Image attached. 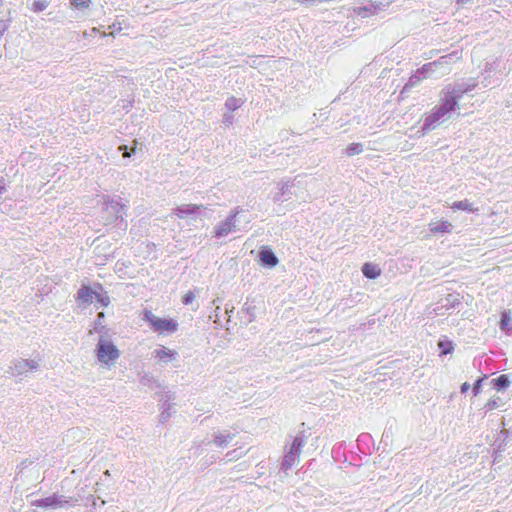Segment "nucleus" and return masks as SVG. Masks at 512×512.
Segmentation results:
<instances>
[{"mask_svg": "<svg viewBox=\"0 0 512 512\" xmlns=\"http://www.w3.org/2000/svg\"><path fill=\"white\" fill-rule=\"evenodd\" d=\"M356 300L352 297H348V298H345V299H342L339 304H338V308L342 311H344L345 309L347 308H351L353 307L355 304H356Z\"/></svg>", "mask_w": 512, "mask_h": 512, "instance_id": "obj_33", "label": "nucleus"}, {"mask_svg": "<svg viewBox=\"0 0 512 512\" xmlns=\"http://www.w3.org/2000/svg\"><path fill=\"white\" fill-rule=\"evenodd\" d=\"M242 311L249 316V321L252 322L256 318L257 306L254 298H247L242 307Z\"/></svg>", "mask_w": 512, "mask_h": 512, "instance_id": "obj_22", "label": "nucleus"}, {"mask_svg": "<svg viewBox=\"0 0 512 512\" xmlns=\"http://www.w3.org/2000/svg\"><path fill=\"white\" fill-rule=\"evenodd\" d=\"M466 1H467V0H455V2H456L457 4H463V3H465Z\"/></svg>", "mask_w": 512, "mask_h": 512, "instance_id": "obj_49", "label": "nucleus"}, {"mask_svg": "<svg viewBox=\"0 0 512 512\" xmlns=\"http://www.w3.org/2000/svg\"><path fill=\"white\" fill-rule=\"evenodd\" d=\"M363 151L361 143H352L346 148V154L349 156L360 154Z\"/></svg>", "mask_w": 512, "mask_h": 512, "instance_id": "obj_31", "label": "nucleus"}, {"mask_svg": "<svg viewBox=\"0 0 512 512\" xmlns=\"http://www.w3.org/2000/svg\"><path fill=\"white\" fill-rule=\"evenodd\" d=\"M368 11H371L370 8H367V7H363V8H359V14H362L363 16H367L368 15Z\"/></svg>", "mask_w": 512, "mask_h": 512, "instance_id": "obj_44", "label": "nucleus"}, {"mask_svg": "<svg viewBox=\"0 0 512 512\" xmlns=\"http://www.w3.org/2000/svg\"><path fill=\"white\" fill-rule=\"evenodd\" d=\"M244 102L245 101L242 98L230 96L226 99L224 106L228 112L232 113L235 110L239 109L244 104Z\"/></svg>", "mask_w": 512, "mask_h": 512, "instance_id": "obj_23", "label": "nucleus"}, {"mask_svg": "<svg viewBox=\"0 0 512 512\" xmlns=\"http://www.w3.org/2000/svg\"><path fill=\"white\" fill-rule=\"evenodd\" d=\"M424 77L423 75H421V73H419L418 69L415 71L414 74H412L410 76V78L408 79L407 83L405 84L404 86V90H407L415 85H417L421 80H423Z\"/></svg>", "mask_w": 512, "mask_h": 512, "instance_id": "obj_27", "label": "nucleus"}, {"mask_svg": "<svg viewBox=\"0 0 512 512\" xmlns=\"http://www.w3.org/2000/svg\"><path fill=\"white\" fill-rule=\"evenodd\" d=\"M438 347L441 351V355H447L451 353L454 349L452 341L446 339L439 341Z\"/></svg>", "mask_w": 512, "mask_h": 512, "instance_id": "obj_30", "label": "nucleus"}, {"mask_svg": "<svg viewBox=\"0 0 512 512\" xmlns=\"http://www.w3.org/2000/svg\"><path fill=\"white\" fill-rule=\"evenodd\" d=\"M460 58H461L460 52L454 51V52H452L450 54L441 56L440 58H438L434 62L436 63V66H440V65L451 64L452 62H454L456 60H459Z\"/></svg>", "mask_w": 512, "mask_h": 512, "instance_id": "obj_24", "label": "nucleus"}, {"mask_svg": "<svg viewBox=\"0 0 512 512\" xmlns=\"http://www.w3.org/2000/svg\"><path fill=\"white\" fill-rule=\"evenodd\" d=\"M285 186H287V184L283 183L281 189L283 190L285 188Z\"/></svg>", "mask_w": 512, "mask_h": 512, "instance_id": "obj_52", "label": "nucleus"}, {"mask_svg": "<svg viewBox=\"0 0 512 512\" xmlns=\"http://www.w3.org/2000/svg\"><path fill=\"white\" fill-rule=\"evenodd\" d=\"M160 417L163 421L167 420L169 417H170V412L169 411H162L161 414H160Z\"/></svg>", "mask_w": 512, "mask_h": 512, "instance_id": "obj_43", "label": "nucleus"}, {"mask_svg": "<svg viewBox=\"0 0 512 512\" xmlns=\"http://www.w3.org/2000/svg\"><path fill=\"white\" fill-rule=\"evenodd\" d=\"M233 309H234L233 307H232L230 310H229V309H226V313H227V314L231 313V312L233 311Z\"/></svg>", "mask_w": 512, "mask_h": 512, "instance_id": "obj_51", "label": "nucleus"}, {"mask_svg": "<svg viewBox=\"0 0 512 512\" xmlns=\"http://www.w3.org/2000/svg\"><path fill=\"white\" fill-rule=\"evenodd\" d=\"M219 312H220V307L217 306L216 309H215V322L218 321V318H219Z\"/></svg>", "mask_w": 512, "mask_h": 512, "instance_id": "obj_46", "label": "nucleus"}, {"mask_svg": "<svg viewBox=\"0 0 512 512\" xmlns=\"http://www.w3.org/2000/svg\"><path fill=\"white\" fill-rule=\"evenodd\" d=\"M143 319L147 321L152 329L159 334L174 333L178 329L177 322L172 319L160 318L151 311H145Z\"/></svg>", "mask_w": 512, "mask_h": 512, "instance_id": "obj_5", "label": "nucleus"}, {"mask_svg": "<svg viewBox=\"0 0 512 512\" xmlns=\"http://www.w3.org/2000/svg\"><path fill=\"white\" fill-rule=\"evenodd\" d=\"M362 273L365 277L369 278V279H375L377 277L380 276L381 274V269L379 268L378 265L376 264H373V263H365L363 266H362Z\"/></svg>", "mask_w": 512, "mask_h": 512, "instance_id": "obj_21", "label": "nucleus"}, {"mask_svg": "<svg viewBox=\"0 0 512 512\" xmlns=\"http://www.w3.org/2000/svg\"><path fill=\"white\" fill-rule=\"evenodd\" d=\"M307 437L308 436L304 430L300 431L299 434L294 438L289 451L285 454L282 461L281 470L286 476L293 472L297 467L299 463L300 448L304 445Z\"/></svg>", "mask_w": 512, "mask_h": 512, "instance_id": "obj_3", "label": "nucleus"}, {"mask_svg": "<svg viewBox=\"0 0 512 512\" xmlns=\"http://www.w3.org/2000/svg\"><path fill=\"white\" fill-rule=\"evenodd\" d=\"M431 234H448L452 232L453 225L447 220L430 222L428 225Z\"/></svg>", "mask_w": 512, "mask_h": 512, "instance_id": "obj_16", "label": "nucleus"}, {"mask_svg": "<svg viewBox=\"0 0 512 512\" xmlns=\"http://www.w3.org/2000/svg\"><path fill=\"white\" fill-rule=\"evenodd\" d=\"M297 1H298V2H301V3H306V4H308V3H313V2H315L316 0H297Z\"/></svg>", "mask_w": 512, "mask_h": 512, "instance_id": "obj_47", "label": "nucleus"}, {"mask_svg": "<svg viewBox=\"0 0 512 512\" xmlns=\"http://www.w3.org/2000/svg\"><path fill=\"white\" fill-rule=\"evenodd\" d=\"M202 208V205L197 204H182L175 208L174 214L179 219H186L197 214Z\"/></svg>", "mask_w": 512, "mask_h": 512, "instance_id": "obj_14", "label": "nucleus"}, {"mask_svg": "<svg viewBox=\"0 0 512 512\" xmlns=\"http://www.w3.org/2000/svg\"><path fill=\"white\" fill-rule=\"evenodd\" d=\"M349 450L345 442H338L332 447L331 456L339 464L355 463L356 457L349 455Z\"/></svg>", "mask_w": 512, "mask_h": 512, "instance_id": "obj_7", "label": "nucleus"}, {"mask_svg": "<svg viewBox=\"0 0 512 512\" xmlns=\"http://www.w3.org/2000/svg\"><path fill=\"white\" fill-rule=\"evenodd\" d=\"M105 314L104 312H99L97 315L96 325L101 324V321L104 319Z\"/></svg>", "mask_w": 512, "mask_h": 512, "instance_id": "obj_42", "label": "nucleus"}, {"mask_svg": "<svg viewBox=\"0 0 512 512\" xmlns=\"http://www.w3.org/2000/svg\"><path fill=\"white\" fill-rule=\"evenodd\" d=\"M452 210H462L469 213H477L479 209L474 207V205L467 199L461 201H455L451 205Z\"/></svg>", "mask_w": 512, "mask_h": 512, "instance_id": "obj_20", "label": "nucleus"}, {"mask_svg": "<svg viewBox=\"0 0 512 512\" xmlns=\"http://www.w3.org/2000/svg\"><path fill=\"white\" fill-rule=\"evenodd\" d=\"M261 264L264 266L274 267L278 264V259L269 248L263 247L259 252Z\"/></svg>", "mask_w": 512, "mask_h": 512, "instance_id": "obj_18", "label": "nucleus"}, {"mask_svg": "<svg viewBox=\"0 0 512 512\" xmlns=\"http://www.w3.org/2000/svg\"><path fill=\"white\" fill-rule=\"evenodd\" d=\"M97 32H98V29H97V28H93V29H92V33H93V34H96Z\"/></svg>", "mask_w": 512, "mask_h": 512, "instance_id": "obj_50", "label": "nucleus"}, {"mask_svg": "<svg viewBox=\"0 0 512 512\" xmlns=\"http://www.w3.org/2000/svg\"><path fill=\"white\" fill-rule=\"evenodd\" d=\"M48 7V2L46 0H34L32 3V10L34 12H41Z\"/></svg>", "mask_w": 512, "mask_h": 512, "instance_id": "obj_34", "label": "nucleus"}, {"mask_svg": "<svg viewBox=\"0 0 512 512\" xmlns=\"http://www.w3.org/2000/svg\"><path fill=\"white\" fill-rule=\"evenodd\" d=\"M223 123L226 125V126H229L233 123V116L231 115V113H225L223 115Z\"/></svg>", "mask_w": 512, "mask_h": 512, "instance_id": "obj_38", "label": "nucleus"}, {"mask_svg": "<svg viewBox=\"0 0 512 512\" xmlns=\"http://www.w3.org/2000/svg\"><path fill=\"white\" fill-rule=\"evenodd\" d=\"M355 447L364 456L370 455L374 447V441L372 436L368 433L360 434L356 440Z\"/></svg>", "mask_w": 512, "mask_h": 512, "instance_id": "obj_13", "label": "nucleus"}, {"mask_svg": "<svg viewBox=\"0 0 512 512\" xmlns=\"http://www.w3.org/2000/svg\"><path fill=\"white\" fill-rule=\"evenodd\" d=\"M461 305L458 294H448L445 298L439 300L435 305L427 309L430 316H444L450 314L454 309Z\"/></svg>", "mask_w": 512, "mask_h": 512, "instance_id": "obj_4", "label": "nucleus"}, {"mask_svg": "<svg viewBox=\"0 0 512 512\" xmlns=\"http://www.w3.org/2000/svg\"><path fill=\"white\" fill-rule=\"evenodd\" d=\"M234 437L235 435L230 431H217L213 435L212 442L217 447H226L234 439Z\"/></svg>", "mask_w": 512, "mask_h": 512, "instance_id": "obj_17", "label": "nucleus"}, {"mask_svg": "<svg viewBox=\"0 0 512 512\" xmlns=\"http://www.w3.org/2000/svg\"><path fill=\"white\" fill-rule=\"evenodd\" d=\"M480 387H481V379L477 380L476 383L474 384L473 391H474L475 395L479 393Z\"/></svg>", "mask_w": 512, "mask_h": 512, "instance_id": "obj_41", "label": "nucleus"}, {"mask_svg": "<svg viewBox=\"0 0 512 512\" xmlns=\"http://www.w3.org/2000/svg\"><path fill=\"white\" fill-rule=\"evenodd\" d=\"M77 301L83 308L90 305L106 308L110 304V297L101 284L81 285L77 292Z\"/></svg>", "mask_w": 512, "mask_h": 512, "instance_id": "obj_2", "label": "nucleus"}, {"mask_svg": "<svg viewBox=\"0 0 512 512\" xmlns=\"http://www.w3.org/2000/svg\"><path fill=\"white\" fill-rule=\"evenodd\" d=\"M104 211L107 213V220L113 221L122 216L124 206L118 201L107 199L104 201Z\"/></svg>", "mask_w": 512, "mask_h": 512, "instance_id": "obj_12", "label": "nucleus"}, {"mask_svg": "<svg viewBox=\"0 0 512 512\" xmlns=\"http://www.w3.org/2000/svg\"><path fill=\"white\" fill-rule=\"evenodd\" d=\"M40 366V360L33 359H18L13 362L11 366L12 373L15 375H23L31 371H35Z\"/></svg>", "mask_w": 512, "mask_h": 512, "instance_id": "obj_8", "label": "nucleus"}, {"mask_svg": "<svg viewBox=\"0 0 512 512\" xmlns=\"http://www.w3.org/2000/svg\"><path fill=\"white\" fill-rule=\"evenodd\" d=\"M492 382L497 390L505 389L510 385L509 378L505 374H502L496 379H493Z\"/></svg>", "mask_w": 512, "mask_h": 512, "instance_id": "obj_26", "label": "nucleus"}, {"mask_svg": "<svg viewBox=\"0 0 512 512\" xmlns=\"http://www.w3.org/2000/svg\"><path fill=\"white\" fill-rule=\"evenodd\" d=\"M70 4L73 8L85 11L90 8L92 1L91 0H70Z\"/></svg>", "mask_w": 512, "mask_h": 512, "instance_id": "obj_28", "label": "nucleus"}, {"mask_svg": "<svg viewBox=\"0 0 512 512\" xmlns=\"http://www.w3.org/2000/svg\"><path fill=\"white\" fill-rule=\"evenodd\" d=\"M47 497H48V507H49V509H52V510L66 509V508L73 506L74 503H77L79 501L78 498L66 497L64 495H60L57 493H54Z\"/></svg>", "mask_w": 512, "mask_h": 512, "instance_id": "obj_9", "label": "nucleus"}, {"mask_svg": "<svg viewBox=\"0 0 512 512\" xmlns=\"http://www.w3.org/2000/svg\"><path fill=\"white\" fill-rule=\"evenodd\" d=\"M237 214V211H232L225 220L215 225L212 231L213 237L224 238L233 232L236 228L235 218Z\"/></svg>", "mask_w": 512, "mask_h": 512, "instance_id": "obj_6", "label": "nucleus"}, {"mask_svg": "<svg viewBox=\"0 0 512 512\" xmlns=\"http://www.w3.org/2000/svg\"><path fill=\"white\" fill-rule=\"evenodd\" d=\"M511 317L508 311H503L501 314L500 329L507 335L512 333V327H510Z\"/></svg>", "mask_w": 512, "mask_h": 512, "instance_id": "obj_25", "label": "nucleus"}, {"mask_svg": "<svg viewBox=\"0 0 512 512\" xmlns=\"http://www.w3.org/2000/svg\"><path fill=\"white\" fill-rule=\"evenodd\" d=\"M349 455L355 456L356 460H357L355 463H348L349 466L360 467L362 465V456H364V455L361 454L357 449L356 450L350 449Z\"/></svg>", "mask_w": 512, "mask_h": 512, "instance_id": "obj_35", "label": "nucleus"}, {"mask_svg": "<svg viewBox=\"0 0 512 512\" xmlns=\"http://www.w3.org/2000/svg\"><path fill=\"white\" fill-rule=\"evenodd\" d=\"M152 356L158 359L161 363L168 364L177 359L178 353L176 350L160 345L153 350Z\"/></svg>", "mask_w": 512, "mask_h": 512, "instance_id": "obj_11", "label": "nucleus"}, {"mask_svg": "<svg viewBox=\"0 0 512 512\" xmlns=\"http://www.w3.org/2000/svg\"><path fill=\"white\" fill-rule=\"evenodd\" d=\"M469 388H470V385L467 382H465L461 385V392L465 393L469 390Z\"/></svg>", "mask_w": 512, "mask_h": 512, "instance_id": "obj_45", "label": "nucleus"}, {"mask_svg": "<svg viewBox=\"0 0 512 512\" xmlns=\"http://www.w3.org/2000/svg\"><path fill=\"white\" fill-rule=\"evenodd\" d=\"M120 151H123V157L127 158L131 156V153L127 151V147L125 145L119 146Z\"/></svg>", "mask_w": 512, "mask_h": 512, "instance_id": "obj_39", "label": "nucleus"}, {"mask_svg": "<svg viewBox=\"0 0 512 512\" xmlns=\"http://www.w3.org/2000/svg\"><path fill=\"white\" fill-rule=\"evenodd\" d=\"M106 476H109V470L105 471Z\"/></svg>", "mask_w": 512, "mask_h": 512, "instance_id": "obj_53", "label": "nucleus"}, {"mask_svg": "<svg viewBox=\"0 0 512 512\" xmlns=\"http://www.w3.org/2000/svg\"><path fill=\"white\" fill-rule=\"evenodd\" d=\"M31 507L34 508V511L39 512L41 510H47L48 507V497L37 499L31 502Z\"/></svg>", "mask_w": 512, "mask_h": 512, "instance_id": "obj_29", "label": "nucleus"}, {"mask_svg": "<svg viewBox=\"0 0 512 512\" xmlns=\"http://www.w3.org/2000/svg\"><path fill=\"white\" fill-rule=\"evenodd\" d=\"M435 67H437V66H436V63L433 61V62L424 64L421 68L418 69V71H419V73H421V75H423L424 78H426V76L428 74H430L434 71Z\"/></svg>", "mask_w": 512, "mask_h": 512, "instance_id": "obj_32", "label": "nucleus"}, {"mask_svg": "<svg viewBox=\"0 0 512 512\" xmlns=\"http://www.w3.org/2000/svg\"><path fill=\"white\" fill-rule=\"evenodd\" d=\"M438 107L446 114L455 111L458 108V102L452 96L445 93L443 90L440 95V104Z\"/></svg>", "mask_w": 512, "mask_h": 512, "instance_id": "obj_15", "label": "nucleus"}, {"mask_svg": "<svg viewBox=\"0 0 512 512\" xmlns=\"http://www.w3.org/2000/svg\"><path fill=\"white\" fill-rule=\"evenodd\" d=\"M495 404H496L495 402H489V403H488V408H489V409L494 408V407H495Z\"/></svg>", "mask_w": 512, "mask_h": 512, "instance_id": "obj_48", "label": "nucleus"}, {"mask_svg": "<svg viewBox=\"0 0 512 512\" xmlns=\"http://www.w3.org/2000/svg\"><path fill=\"white\" fill-rule=\"evenodd\" d=\"M461 88H467V93L472 91L473 89L476 88L477 86V81L476 80H471L467 83H459Z\"/></svg>", "mask_w": 512, "mask_h": 512, "instance_id": "obj_37", "label": "nucleus"}, {"mask_svg": "<svg viewBox=\"0 0 512 512\" xmlns=\"http://www.w3.org/2000/svg\"><path fill=\"white\" fill-rule=\"evenodd\" d=\"M195 298H196V296H195L194 292L188 291L183 296L182 302H183V304L188 305V304H191L195 300Z\"/></svg>", "mask_w": 512, "mask_h": 512, "instance_id": "obj_36", "label": "nucleus"}, {"mask_svg": "<svg viewBox=\"0 0 512 512\" xmlns=\"http://www.w3.org/2000/svg\"><path fill=\"white\" fill-rule=\"evenodd\" d=\"M6 191L7 190H6V186H5L4 180H0V199L6 193Z\"/></svg>", "mask_w": 512, "mask_h": 512, "instance_id": "obj_40", "label": "nucleus"}, {"mask_svg": "<svg viewBox=\"0 0 512 512\" xmlns=\"http://www.w3.org/2000/svg\"><path fill=\"white\" fill-rule=\"evenodd\" d=\"M445 93L455 98L458 102L467 93V88H461L460 84L447 85L442 89Z\"/></svg>", "mask_w": 512, "mask_h": 512, "instance_id": "obj_19", "label": "nucleus"}, {"mask_svg": "<svg viewBox=\"0 0 512 512\" xmlns=\"http://www.w3.org/2000/svg\"><path fill=\"white\" fill-rule=\"evenodd\" d=\"M121 351L107 332L99 335L94 348L97 365L103 370H112L121 358Z\"/></svg>", "mask_w": 512, "mask_h": 512, "instance_id": "obj_1", "label": "nucleus"}, {"mask_svg": "<svg viewBox=\"0 0 512 512\" xmlns=\"http://www.w3.org/2000/svg\"><path fill=\"white\" fill-rule=\"evenodd\" d=\"M446 115L447 114L438 106H435L432 111L425 117L422 130L424 132L433 130L437 124L445 118Z\"/></svg>", "mask_w": 512, "mask_h": 512, "instance_id": "obj_10", "label": "nucleus"}]
</instances>
